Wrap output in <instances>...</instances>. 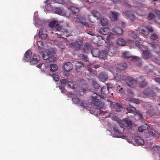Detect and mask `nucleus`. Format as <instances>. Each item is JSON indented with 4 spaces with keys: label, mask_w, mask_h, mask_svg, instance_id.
Listing matches in <instances>:
<instances>
[{
    "label": "nucleus",
    "mask_w": 160,
    "mask_h": 160,
    "mask_svg": "<svg viewBox=\"0 0 160 160\" xmlns=\"http://www.w3.org/2000/svg\"><path fill=\"white\" fill-rule=\"evenodd\" d=\"M52 77L56 81H58L59 80V76L57 75L53 74L52 75Z\"/></svg>",
    "instance_id": "obj_52"
},
{
    "label": "nucleus",
    "mask_w": 160,
    "mask_h": 160,
    "mask_svg": "<svg viewBox=\"0 0 160 160\" xmlns=\"http://www.w3.org/2000/svg\"><path fill=\"white\" fill-rule=\"evenodd\" d=\"M48 60L50 62H54L56 60V58L53 56L49 57Z\"/></svg>",
    "instance_id": "obj_55"
},
{
    "label": "nucleus",
    "mask_w": 160,
    "mask_h": 160,
    "mask_svg": "<svg viewBox=\"0 0 160 160\" xmlns=\"http://www.w3.org/2000/svg\"><path fill=\"white\" fill-rule=\"evenodd\" d=\"M71 45L72 48L78 50H79L82 46V42L80 39H77L75 42L71 44Z\"/></svg>",
    "instance_id": "obj_5"
},
{
    "label": "nucleus",
    "mask_w": 160,
    "mask_h": 160,
    "mask_svg": "<svg viewBox=\"0 0 160 160\" xmlns=\"http://www.w3.org/2000/svg\"><path fill=\"white\" fill-rule=\"evenodd\" d=\"M40 57L39 55L35 54L33 56V58L30 61L31 64H35L38 63L40 61Z\"/></svg>",
    "instance_id": "obj_11"
},
{
    "label": "nucleus",
    "mask_w": 160,
    "mask_h": 160,
    "mask_svg": "<svg viewBox=\"0 0 160 160\" xmlns=\"http://www.w3.org/2000/svg\"><path fill=\"white\" fill-rule=\"evenodd\" d=\"M127 110L128 112L134 113L136 110L135 108L133 107L131 105H129V107L127 108Z\"/></svg>",
    "instance_id": "obj_34"
},
{
    "label": "nucleus",
    "mask_w": 160,
    "mask_h": 160,
    "mask_svg": "<svg viewBox=\"0 0 160 160\" xmlns=\"http://www.w3.org/2000/svg\"><path fill=\"white\" fill-rule=\"evenodd\" d=\"M117 44L122 46H125L126 45V41L122 38H119L117 41Z\"/></svg>",
    "instance_id": "obj_29"
},
{
    "label": "nucleus",
    "mask_w": 160,
    "mask_h": 160,
    "mask_svg": "<svg viewBox=\"0 0 160 160\" xmlns=\"http://www.w3.org/2000/svg\"><path fill=\"white\" fill-rule=\"evenodd\" d=\"M77 21V22L82 24L84 26L88 27L89 25L88 23L86 22V19L84 16L78 15Z\"/></svg>",
    "instance_id": "obj_6"
},
{
    "label": "nucleus",
    "mask_w": 160,
    "mask_h": 160,
    "mask_svg": "<svg viewBox=\"0 0 160 160\" xmlns=\"http://www.w3.org/2000/svg\"><path fill=\"white\" fill-rule=\"evenodd\" d=\"M112 31L115 35L121 34L123 32V30L122 28L117 27L114 28Z\"/></svg>",
    "instance_id": "obj_24"
},
{
    "label": "nucleus",
    "mask_w": 160,
    "mask_h": 160,
    "mask_svg": "<svg viewBox=\"0 0 160 160\" xmlns=\"http://www.w3.org/2000/svg\"><path fill=\"white\" fill-rule=\"evenodd\" d=\"M103 96L100 95L97 93H94L92 95V100L93 101L90 102L91 105L93 108H100L102 107V102L99 100Z\"/></svg>",
    "instance_id": "obj_1"
},
{
    "label": "nucleus",
    "mask_w": 160,
    "mask_h": 160,
    "mask_svg": "<svg viewBox=\"0 0 160 160\" xmlns=\"http://www.w3.org/2000/svg\"><path fill=\"white\" fill-rule=\"evenodd\" d=\"M153 150L158 152H160V147L158 146H155L153 148Z\"/></svg>",
    "instance_id": "obj_58"
},
{
    "label": "nucleus",
    "mask_w": 160,
    "mask_h": 160,
    "mask_svg": "<svg viewBox=\"0 0 160 160\" xmlns=\"http://www.w3.org/2000/svg\"><path fill=\"white\" fill-rule=\"evenodd\" d=\"M128 85L131 88L134 87L137 82V81L133 79V78L130 77H126L124 78Z\"/></svg>",
    "instance_id": "obj_3"
},
{
    "label": "nucleus",
    "mask_w": 160,
    "mask_h": 160,
    "mask_svg": "<svg viewBox=\"0 0 160 160\" xmlns=\"http://www.w3.org/2000/svg\"><path fill=\"white\" fill-rule=\"evenodd\" d=\"M124 5L126 7L128 8H130L131 7V5L128 4L127 2H125L124 3Z\"/></svg>",
    "instance_id": "obj_64"
},
{
    "label": "nucleus",
    "mask_w": 160,
    "mask_h": 160,
    "mask_svg": "<svg viewBox=\"0 0 160 160\" xmlns=\"http://www.w3.org/2000/svg\"><path fill=\"white\" fill-rule=\"evenodd\" d=\"M106 87H107V88L109 91V89H111L112 88L113 85L109 83H108L107 84V86Z\"/></svg>",
    "instance_id": "obj_63"
},
{
    "label": "nucleus",
    "mask_w": 160,
    "mask_h": 160,
    "mask_svg": "<svg viewBox=\"0 0 160 160\" xmlns=\"http://www.w3.org/2000/svg\"><path fill=\"white\" fill-rule=\"evenodd\" d=\"M48 36L47 31L45 28H41L39 30L38 37L42 40L46 39Z\"/></svg>",
    "instance_id": "obj_4"
},
{
    "label": "nucleus",
    "mask_w": 160,
    "mask_h": 160,
    "mask_svg": "<svg viewBox=\"0 0 160 160\" xmlns=\"http://www.w3.org/2000/svg\"><path fill=\"white\" fill-rule=\"evenodd\" d=\"M121 122L122 123L123 125L128 129H130L132 127V122L128 119L127 118L122 121Z\"/></svg>",
    "instance_id": "obj_8"
},
{
    "label": "nucleus",
    "mask_w": 160,
    "mask_h": 160,
    "mask_svg": "<svg viewBox=\"0 0 160 160\" xmlns=\"http://www.w3.org/2000/svg\"><path fill=\"white\" fill-rule=\"evenodd\" d=\"M92 85L93 87L96 89H98L99 87V85L94 80H93Z\"/></svg>",
    "instance_id": "obj_47"
},
{
    "label": "nucleus",
    "mask_w": 160,
    "mask_h": 160,
    "mask_svg": "<svg viewBox=\"0 0 160 160\" xmlns=\"http://www.w3.org/2000/svg\"><path fill=\"white\" fill-rule=\"evenodd\" d=\"M123 13L126 16H127L130 19L133 20L135 19V17L132 12L130 11L125 10Z\"/></svg>",
    "instance_id": "obj_17"
},
{
    "label": "nucleus",
    "mask_w": 160,
    "mask_h": 160,
    "mask_svg": "<svg viewBox=\"0 0 160 160\" xmlns=\"http://www.w3.org/2000/svg\"><path fill=\"white\" fill-rule=\"evenodd\" d=\"M143 93L146 95L150 96L152 97L155 96V93L150 88H147L145 89L143 91Z\"/></svg>",
    "instance_id": "obj_12"
},
{
    "label": "nucleus",
    "mask_w": 160,
    "mask_h": 160,
    "mask_svg": "<svg viewBox=\"0 0 160 160\" xmlns=\"http://www.w3.org/2000/svg\"><path fill=\"white\" fill-rule=\"evenodd\" d=\"M84 66L83 63L81 62H77L76 63V70H77V72H80L81 68L82 67H83Z\"/></svg>",
    "instance_id": "obj_20"
},
{
    "label": "nucleus",
    "mask_w": 160,
    "mask_h": 160,
    "mask_svg": "<svg viewBox=\"0 0 160 160\" xmlns=\"http://www.w3.org/2000/svg\"><path fill=\"white\" fill-rule=\"evenodd\" d=\"M67 83L70 87L72 88H75L73 82L68 81Z\"/></svg>",
    "instance_id": "obj_54"
},
{
    "label": "nucleus",
    "mask_w": 160,
    "mask_h": 160,
    "mask_svg": "<svg viewBox=\"0 0 160 160\" xmlns=\"http://www.w3.org/2000/svg\"><path fill=\"white\" fill-rule=\"evenodd\" d=\"M151 38L153 40H156L158 38V36L157 34L154 33L151 35Z\"/></svg>",
    "instance_id": "obj_56"
},
{
    "label": "nucleus",
    "mask_w": 160,
    "mask_h": 160,
    "mask_svg": "<svg viewBox=\"0 0 160 160\" xmlns=\"http://www.w3.org/2000/svg\"><path fill=\"white\" fill-rule=\"evenodd\" d=\"M45 8L48 10H50L51 8V5L50 3H48L45 6Z\"/></svg>",
    "instance_id": "obj_59"
},
{
    "label": "nucleus",
    "mask_w": 160,
    "mask_h": 160,
    "mask_svg": "<svg viewBox=\"0 0 160 160\" xmlns=\"http://www.w3.org/2000/svg\"><path fill=\"white\" fill-rule=\"evenodd\" d=\"M32 53L30 50L27 51L25 54L23 60L24 62H27L30 60L32 57Z\"/></svg>",
    "instance_id": "obj_9"
},
{
    "label": "nucleus",
    "mask_w": 160,
    "mask_h": 160,
    "mask_svg": "<svg viewBox=\"0 0 160 160\" xmlns=\"http://www.w3.org/2000/svg\"><path fill=\"white\" fill-rule=\"evenodd\" d=\"M108 53L106 49H104L103 50L100 52L99 58L103 59H106L108 55Z\"/></svg>",
    "instance_id": "obj_15"
},
{
    "label": "nucleus",
    "mask_w": 160,
    "mask_h": 160,
    "mask_svg": "<svg viewBox=\"0 0 160 160\" xmlns=\"http://www.w3.org/2000/svg\"><path fill=\"white\" fill-rule=\"evenodd\" d=\"M91 53L93 57H98L99 58L100 51L99 49L98 48H95L93 49L91 51Z\"/></svg>",
    "instance_id": "obj_19"
},
{
    "label": "nucleus",
    "mask_w": 160,
    "mask_h": 160,
    "mask_svg": "<svg viewBox=\"0 0 160 160\" xmlns=\"http://www.w3.org/2000/svg\"><path fill=\"white\" fill-rule=\"evenodd\" d=\"M119 15L118 13L112 12L110 13V18L112 21H114L118 19V17Z\"/></svg>",
    "instance_id": "obj_14"
},
{
    "label": "nucleus",
    "mask_w": 160,
    "mask_h": 160,
    "mask_svg": "<svg viewBox=\"0 0 160 160\" xmlns=\"http://www.w3.org/2000/svg\"><path fill=\"white\" fill-rule=\"evenodd\" d=\"M122 57L124 59L130 58L131 60H133L134 61H137L138 66H140L141 65L142 61L141 58L137 57L136 56H132L129 53V52H125L123 53Z\"/></svg>",
    "instance_id": "obj_2"
},
{
    "label": "nucleus",
    "mask_w": 160,
    "mask_h": 160,
    "mask_svg": "<svg viewBox=\"0 0 160 160\" xmlns=\"http://www.w3.org/2000/svg\"><path fill=\"white\" fill-rule=\"evenodd\" d=\"M56 22L55 20H53L51 21L49 24V26L51 28H53L54 26L56 24Z\"/></svg>",
    "instance_id": "obj_53"
},
{
    "label": "nucleus",
    "mask_w": 160,
    "mask_h": 160,
    "mask_svg": "<svg viewBox=\"0 0 160 160\" xmlns=\"http://www.w3.org/2000/svg\"><path fill=\"white\" fill-rule=\"evenodd\" d=\"M42 54V58L45 60H48L49 57V54L47 52H43Z\"/></svg>",
    "instance_id": "obj_41"
},
{
    "label": "nucleus",
    "mask_w": 160,
    "mask_h": 160,
    "mask_svg": "<svg viewBox=\"0 0 160 160\" xmlns=\"http://www.w3.org/2000/svg\"><path fill=\"white\" fill-rule=\"evenodd\" d=\"M100 22L101 25L102 26H107L108 23L107 20L103 18H101Z\"/></svg>",
    "instance_id": "obj_38"
},
{
    "label": "nucleus",
    "mask_w": 160,
    "mask_h": 160,
    "mask_svg": "<svg viewBox=\"0 0 160 160\" xmlns=\"http://www.w3.org/2000/svg\"><path fill=\"white\" fill-rule=\"evenodd\" d=\"M149 128H150V126L149 125L147 124H145L139 127L138 130L139 132H142L148 130Z\"/></svg>",
    "instance_id": "obj_21"
},
{
    "label": "nucleus",
    "mask_w": 160,
    "mask_h": 160,
    "mask_svg": "<svg viewBox=\"0 0 160 160\" xmlns=\"http://www.w3.org/2000/svg\"><path fill=\"white\" fill-rule=\"evenodd\" d=\"M55 13L58 14H63L64 13V10L62 8H56L54 9Z\"/></svg>",
    "instance_id": "obj_33"
},
{
    "label": "nucleus",
    "mask_w": 160,
    "mask_h": 160,
    "mask_svg": "<svg viewBox=\"0 0 160 160\" xmlns=\"http://www.w3.org/2000/svg\"><path fill=\"white\" fill-rule=\"evenodd\" d=\"M64 69L67 72H69L72 68V64L70 62H68L63 65Z\"/></svg>",
    "instance_id": "obj_16"
},
{
    "label": "nucleus",
    "mask_w": 160,
    "mask_h": 160,
    "mask_svg": "<svg viewBox=\"0 0 160 160\" xmlns=\"http://www.w3.org/2000/svg\"><path fill=\"white\" fill-rule=\"evenodd\" d=\"M91 14L93 17L96 18L97 19H98L100 17V13L95 10L92 11L91 12Z\"/></svg>",
    "instance_id": "obj_35"
},
{
    "label": "nucleus",
    "mask_w": 160,
    "mask_h": 160,
    "mask_svg": "<svg viewBox=\"0 0 160 160\" xmlns=\"http://www.w3.org/2000/svg\"><path fill=\"white\" fill-rule=\"evenodd\" d=\"M79 105L83 108H86L88 106V105L86 103L84 102H81L79 103Z\"/></svg>",
    "instance_id": "obj_51"
},
{
    "label": "nucleus",
    "mask_w": 160,
    "mask_h": 160,
    "mask_svg": "<svg viewBox=\"0 0 160 160\" xmlns=\"http://www.w3.org/2000/svg\"><path fill=\"white\" fill-rule=\"evenodd\" d=\"M72 100L74 104H78L79 103L80 100L78 98H73L72 99Z\"/></svg>",
    "instance_id": "obj_45"
},
{
    "label": "nucleus",
    "mask_w": 160,
    "mask_h": 160,
    "mask_svg": "<svg viewBox=\"0 0 160 160\" xmlns=\"http://www.w3.org/2000/svg\"><path fill=\"white\" fill-rule=\"evenodd\" d=\"M152 24V23H148L146 24V27H147V29L148 31L151 32H153L152 28L150 25Z\"/></svg>",
    "instance_id": "obj_43"
},
{
    "label": "nucleus",
    "mask_w": 160,
    "mask_h": 160,
    "mask_svg": "<svg viewBox=\"0 0 160 160\" xmlns=\"http://www.w3.org/2000/svg\"><path fill=\"white\" fill-rule=\"evenodd\" d=\"M91 49V44L88 43L85 44L83 48V50L86 52H87L89 50Z\"/></svg>",
    "instance_id": "obj_32"
},
{
    "label": "nucleus",
    "mask_w": 160,
    "mask_h": 160,
    "mask_svg": "<svg viewBox=\"0 0 160 160\" xmlns=\"http://www.w3.org/2000/svg\"><path fill=\"white\" fill-rule=\"evenodd\" d=\"M135 142L136 143L139 145H142L144 144V140L140 137H137L135 138Z\"/></svg>",
    "instance_id": "obj_23"
},
{
    "label": "nucleus",
    "mask_w": 160,
    "mask_h": 160,
    "mask_svg": "<svg viewBox=\"0 0 160 160\" xmlns=\"http://www.w3.org/2000/svg\"><path fill=\"white\" fill-rule=\"evenodd\" d=\"M146 113L147 115L150 116H151L152 115H155L156 114L155 112H153L152 111H151V110H148L147 112Z\"/></svg>",
    "instance_id": "obj_49"
},
{
    "label": "nucleus",
    "mask_w": 160,
    "mask_h": 160,
    "mask_svg": "<svg viewBox=\"0 0 160 160\" xmlns=\"http://www.w3.org/2000/svg\"><path fill=\"white\" fill-rule=\"evenodd\" d=\"M108 52V54L110 56H112L114 53L115 52L114 50L111 48H106Z\"/></svg>",
    "instance_id": "obj_37"
},
{
    "label": "nucleus",
    "mask_w": 160,
    "mask_h": 160,
    "mask_svg": "<svg viewBox=\"0 0 160 160\" xmlns=\"http://www.w3.org/2000/svg\"><path fill=\"white\" fill-rule=\"evenodd\" d=\"M127 67V65L126 63L122 62L119 64L118 66V68L119 70H121L125 69Z\"/></svg>",
    "instance_id": "obj_39"
},
{
    "label": "nucleus",
    "mask_w": 160,
    "mask_h": 160,
    "mask_svg": "<svg viewBox=\"0 0 160 160\" xmlns=\"http://www.w3.org/2000/svg\"><path fill=\"white\" fill-rule=\"evenodd\" d=\"M149 134L150 135L152 136L153 138H157V136L158 135V133L155 131L154 132L152 131L150 132H149Z\"/></svg>",
    "instance_id": "obj_46"
},
{
    "label": "nucleus",
    "mask_w": 160,
    "mask_h": 160,
    "mask_svg": "<svg viewBox=\"0 0 160 160\" xmlns=\"http://www.w3.org/2000/svg\"><path fill=\"white\" fill-rule=\"evenodd\" d=\"M50 69L52 72H55L58 70V67L57 65L52 64L50 65Z\"/></svg>",
    "instance_id": "obj_40"
},
{
    "label": "nucleus",
    "mask_w": 160,
    "mask_h": 160,
    "mask_svg": "<svg viewBox=\"0 0 160 160\" xmlns=\"http://www.w3.org/2000/svg\"><path fill=\"white\" fill-rule=\"evenodd\" d=\"M154 15L152 13H150L149 14L148 16V19H152L154 17Z\"/></svg>",
    "instance_id": "obj_60"
},
{
    "label": "nucleus",
    "mask_w": 160,
    "mask_h": 160,
    "mask_svg": "<svg viewBox=\"0 0 160 160\" xmlns=\"http://www.w3.org/2000/svg\"><path fill=\"white\" fill-rule=\"evenodd\" d=\"M121 129H118L117 127H114L113 128V130L117 133L121 134L123 133L124 131V128L122 127V126H121Z\"/></svg>",
    "instance_id": "obj_30"
},
{
    "label": "nucleus",
    "mask_w": 160,
    "mask_h": 160,
    "mask_svg": "<svg viewBox=\"0 0 160 160\" xmlns=\"http://www.w3.org/2000/svg\"><path fill=\"white\" fill-rule=\"evenodd\" d=\"M114 35H115L114 33H110L109 35L108 36L107 38L108 39H110L114 38Z\"/></svg>",
    "instance_id": "obj_57"
},
{
    "label": "nucleus",
    "mask_w": 160,
    "mask_h": 160,
    "mask_svg": "<svg viewBox=\"0 0 160 160\" xmlns=\"http://www.w3.org/2000/svg\"><path fill=\"white\" fill-rule=\"evenodd\" d=\"M136 46L142 51L143 45L141 44V42L138 41H137L135 42Z\"/></svg>",
    "instance_id": "obj_42"
},
{
    "label": "nucleus",
    "mask_w": 160,
    "mask_h": 160,
    "mask_svg": "<svg viewBox=\"0 0 160 160\" xmlns=\"http://www.w3.org/2000/svg\"><path fill=\"white\" fill-rule=\"evenodd\" d=\"M101 92L102 94L107 95L109 93V91L106 86H103L101 89Z\"/></svg>",
    "instance_id": "obj_31"
},
{
    "label": "nucleus",
    "mask_w": 160,
    "mask_h": 160,
    "mask_svg": "<svg viewBox=\"0 0 160 160\" xmlns=\"http://www.w3.org/2000/svg\"><path fill=\"white\" fill-rule=\"evenodd\" d=\"M59 88L62 93H64L65 92V88L64 86H59Z\"/></svg>",
    "instance_id": "obj_61"
},
{
    "label": "nucleus",
    "mask_w": 160,
    "mask_h": 160,
    "mask_svg": "<svg viewBox=\"0 0 160 160\" xmlns=\"http://www.w3.org/2000/svg\"><path fill=\"white\" fill-rule=\"evenodd\" d=\"M79 57L80 58L82 59H83L85 62H86L88 61V58L87 57L83 54H80L79 55Z\"/></svg>",
    "instance_id": "obj_48"
},
{
    "label": "nucleus",
    "mask_w": 160,
    "mask_h": 160,
    "mask_svg": "<svg viewBox=\"0 0 160 160\" xmlns=\"http://www.w3.org/2000/svg\"><path fill=\"white\" fill-rule=\"evenodd\" d=\"M54 28L57 31H58L60 32H62L63 30L64 29L63 28L62 26L61 25L58 23H57L55 25Z\"/></svg>",
    "instance_id": "obj_27"
},
{
    "label": "nucleus",
    "mask_w": 160,
    "mask_h": 160,
    "mask_svg": "<svg viewBox=\"0 0 160 160\" xmlns=\"http://www.w3.org/2000/svg\"><path fill=\"white\" fill-rule=\"evenodd\" d=\"M54 2L59 3L62 4H64L65 2L64 0H53Z\"/></svg>",
    "instance_id": "obj_50"
},
{
    "label": "nucleus",
    "mask_w": 160,
    "mask_h": 160,
    "mask_svg": "<svg viewBox=\"0 0 160 160\" xmlns=\"http://www.w3.org/2000/svg\"><path fill=\"white\" fill-rule=\"evenodd\" d=\"M98 77L100 80L103 82L106 81L108 78L107 73L104 72H101Z\"/></svg>",
    "instance_id": "obj_13"
},
{
    "label": "nucleus",
    "mask_w": 160,
    "mask_h": 160,
    "mask_svg": "<svg viewBox=\"0 0 160 160\" xmlns=\"http://www.w3.org/2000/svg\"><path fill=\"white\" fill-rule=\"evenodd\" d=\"M69 9L72 11V12L73 14H75L79 12L80 9L78 7L71 6L69 7Z\"/></svg>",
    "instance_id": "obj_25"
},
{
    "label": "nucleus",
    "mask_w": 160,
    "mask_h": 160,
    "mask_svg": "<svg viewBox=\"0 0 160 160\" xmlns=\"http://www.w3.org/2000/svg\"><path fill=\"white\" fill-rule=\"evenodd\" d=\"M88 70L90 75L94 76L97 74V71L96 70H93L91 68H89Z\"/></svg>",
    "instance_id": "obj_36"
},
{
    "label": "nucleus",
    "mask_w": 160,
    "mask_h": 160,
    "mask_svg": "<svg viewBox=\"0 0 160 160\" xmlns=\"http://www.w3.org/2000/svg\"><path fill=\"white\" fill-rule=\"evenodd\" d=\"M68 82V80L67 79H62L60 80V82L61 83L65 84L67 83Z\"/></svg>",
    "instance_id": "obj_62"
},
{
    "label": "nucleus",
    "mask_w": 160,
    "mask_h": 160,
    "mask_svg": "<svg viewBox=\"0 0 160 160\" xmlns=\"http://www.w3.org/2000/svg\"><path fill=\"white\" fill-rule=\"evenodd\" d=\"M114 108L118 112H119L121 111V109L122 108V105L118 103H115L113 105Z\"/></svg>",
    "instance_id": "obj_26"
},
{
    "label": "nucleus",
    "mask_w": 160,
    "mask_h": 160,
    "mask_svg": "<svg viewBox=\"0 0 160 160\" xmlns=\"http://www.w3.org/2000/svg\"><path fill=\"white\" fill-rule=\"evenodd\" d=\"M129 100L131 102L135 103L137 104L139 103L140 102V101L138 99L135 98H131Z\"/></svg>",
    "instance_id": "obj_44"
},
{
    "label": "nucleus",
    "mask_w": 160,
    "mask_h": 160,
    "mask_svg": "<svg viewBox=\"0 0 160 160\" xmlns=\"http://www.w3.org/2000/svg\"><path fill=\"white\" fill-rule=\"evenodd\" d=\"M110 31V29L108 27L102 28L99 30V33L103 35H106L108 34Z\"/></svg>",
    "instance_id": "obj_18"
},
{
    "label": "nucleus",
    "mask_w": 160,
    "mask_h": 160,
    "mask_svg": "<svg viewBox=\"0 0 160 160\" xmlns=\"http://www.w3.org/2000/svg\"><path fill=\"white\" fill-rule=\"evenodd\" d=\"M143 54L145 58L148 59L150 58L151 56V54L150 52L148 50L142 51Z\"/></svg>",
    "instance_id": "obj_28"
},
{
    "label": "nucleus",
    "mask_w": 160,
    "mask_h": 160,
    "mask_svg": "<svg viewBox=\"0 0 160 160\" xmlns=\"http://www.w3.org/2000/svg\"><path fill=\"white\" fill-rule=\"evenodd\" d=\"M139 86L141 88H143L146 86L147 84V83L145 81V79L144 77L141 76L139 78Z\"/></svg>",
    "instance_id": "obj_10"
},
{
    "label": "nucleus",
    "mask_w": 160,
    "mask_h": 160,
    "mask_svg": "<svg viewBox=\"0 0 160 160\" xmlns=\"http://www.w3.org/2000/svg\"><path fill=\"white\" fill-rule=\"evenodd\" d=\"M61 33L60 34L56 33V34L57 35L58 37H60L64 39L68 37L69 36L70 34L69 32L66 29H64L62 32H61Z\"/></svg>",
    "instance_id": "obj_7"
},
{
    "label": "nucleus",
    "mask_w": 160,
    "mask_h": 160,
    "mask_svg": "<svg viewBox=\"0 0 160 160\" xmlns=\"http://www.w3.org/2000/svg\"><path fill=\"white\" fill-rule=\"evenodd\" d=\"M129 35L133 38L136 39L137 41H141V39L139 38L138 35L134 31L129 32Z\"/></svg>",
    "instance_id": "obj_22"
}]
</instances>
